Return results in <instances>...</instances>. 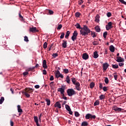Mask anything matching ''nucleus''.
<instances>
[{
  "instance_id": "obj_1",
  "label": "nucleus",
  "mask_w": 126,
  "mask_h": 126,
  "mask_svg": "<svg viewBox=\"0 0 126 126\" xmlns=\"http://www.w3.org/2000/svg\"><path fill=\"white\" fill-rule=\"evenodd\" d=\"M34 91V89L30 88H26L25 91H22V94H24L27 98H30V93H32Z\"/></svg>"
},
{
  "instance_id": "obj_2",
  "label": "nucleus",
  "mask_w": 126,
  "mask_h": 126,
  "mask_svg": "<svg viewBox=\"0 0 126 126\" xmlns=\"http://www.w3.org/2000/svg\"><path fill=\"white\" fill-rule=\"evenodd\" d=\"M90 32H91V31H90V29L88 28V27H87V26H85V25L84 26L82 30H80V33L83 36L88 35V33H90Z\"/></svg>"
},
{
  "instance_id": "obj_3",
  "label": "nucleus",
  "mask_w": 126,
  "mask_h": 126,
  "mask_svg": "<svg viewBox=\"0 0 126 126\" xmlns=\"http://www.w3.org/2000/svg\"><path fill=\"white\" fill-rule=\"evenodd\" d=\"M71 81L73 84L75 85L76 90H78V91H80V90H81V88H80V83H79L78 81H76V79H75V78H71Z\"/></svg>"
},
{
  "instance_id": "obj_4",
  "label": "nucleus",
  "mask_w": 126,
  "mask_h": 126,
  "mask_svg": "<svg viewBox=\"0 0 126 126\" xmlns=\"http://www.w3.org/2000/svg\"><path fill=\"white\" fill-rule=\"evenodd\" d=\"M67 93L68 96H69V97H71L73 95H75L76 94V93L73 90V89H69L67 91Z\"/></svg>"
},
{
  "instance_id": "obj_5",
  "label": "nucleus",
  "mask_w": 126,
  "mask_h": 126,
  "mask_svg": "<svg viewBox=\"0 0 126 126\" xmlns=\"http://www.w3.org/2000/svg\"><path fill=\"white\" fill-rule=\"evenodd\" d=\"M85 118L86 120H89V119H91V120H92L93 119H95V118H96V116L92 115L91 114L89 113L86 115Z\"/></svg>"
},
{
  "instance_id": "obj_6",
  "label": "nucleus",
  "mask_w": 126,
  "mask_h": 126,
  "mask_svg": "<svg viewBox=\"0 0 126 126\" xmlns=\"http://www.w3.org/2000/svg\"><path fill=\"white\" fill-rule=\"evenodd\" d=\"M77 35H78V32H77V31H75L73 33V35L71 37V40L73 41H75L77 38Z\"/></svg>"
},
{
  "instance_id": "obj_7",
  "label": "nucleus",
  "mask_w": 126,
  "mask_h": 126,
  "mask_svg": "<svg viewBox=\"0 0 126 126\" xmlns=\"http://www.w3.org/2000/svg\"><path fill=\"white\" fill-rule=\"evenodd\" d=\"M29 31L32 33H36V32H39V31L37 30V28L34 27H30Z\"/></svg>"
},
{
  "instance_id": "obj_8",
  "label": "nucleus",
  "mask_w": 126,
  "mask_h": 126,
  "mask_svg": "<svg viewBox=\"0 0 126 126\" xmlns=\"http://www.w3.org/2000/svg\"><path fill=\"white\" fill-rule=\"evenodd\" d=\"M113 110H114L116 112H124V109L119 108L117 106H114L113 107Z\"/></svg>"
},
{
  "instance_id": "obj_9",
  "label": "nucleus",
  "mask_w": 126,
  "mask_h": 126,
  "mask_svg": "<svg viewBox=\"0 0 126 126\" xmlns=\"http://www.w3.org/2000/svg\"><path fill=\"white\" fill-rule=\"evenodd\" d=\"M109 66L110 65H109L107 63H103L102 65L103 70H107V69L108 68V67H109Z\"/></svg>"
},
{
  "instance_id": "obj_10",
  "label": "nucleus",
  "mask_w": 126,
  "mask_h": 126,
  "mask_svg": "<svg viewBox=\"0 0 126 126\" xmlns=\"http://www.w3.org/2000/svg\"><path fill=\"white\" fill-rule=\"evenodd\" d=\"M116 59V62H117V63H124V62H125V60L121 57H117Z\"/></svg>"
},
{
  "instance_id": "obj_11",
  "label": "nucleus",
  "mask_w": 126,
  "mask_h": 126,
  "mask_svg": "<svg viewBox=\"0 0 126 126\" xmlns=\"http://www.w3.org/2000/svg\"><path fill=\"white\" fill-rule=\"evenodd\" d=\"M82 58L83 60H88L89 59V55L87 53H84L82 55Z\"/></svg>"
},
{
  "instance_id": "obj_12",
  "label": "nucleus",
  "mask_w": 126,
  "mask_h": 126,
  "mask_svg": "<svg viewBox=\"0 0 126 126\" xmlns=\"http://www.w3.org/2000/svg\"><path fill=\"white\" fill-rule=\"evenodd\" d=\"M54 106L56 108H59V109L62 108V104H61V103H60V101L56 102Z\"/></svg>"
},
{
  "instance_id": "obj_13",
  "label": "nucleus",
  "mask_w": 126,
  "mask_h": 126,
  "mask_svg": "<svg viewBox=\"0 0 126 126\" xmlns=\"http://www.w3.org/2000/svg\"><path fill=\"white\" fill-rule=\"evenodd\" d=\"M63 43H62V46L63 48H64V49H65L67 46V41L63 40Z\"/></svg>"
},
{
  "instance_id": "obj_14",
  "label": "nucleus",
  "mask_w": 126,
  "mask_h": 126,
  "mask_svg": "<svg viewBox=\"0 0 126 126\" xmlns=\"http://www.w3.org/2000/svg\"><path fill=\"white\" fill-rule=\"evenodd\" d=\"M43 67L44 69L48 68V65H47V61L44 60L43 61Z\"/></svg>"
},
{
  "instance_id": "obj_15",
  "label": "nucleus",
  "mask_w": 126,
  "mask_h": 126,
  "mask_svg": "<svg viewBox=\"0 0 126 126\" xmlns=\"http://www.w3.org/2000/svg\"><path fill=\"white\" fill-rule=\"evenodd\" d=\"M58 92H61V94L63 95V96L64 95L63 93H64V89L63 88H59L58 89Z\"/></svg>"
},
{
  "instance_id": "obj_16",
  "label": "nucleus",
  "mask_w": 126,
  "mask_h": 126,
  "mask_svg": "<svg viewBox=\"0 0 126 126\" xmlns=\"http://www.w3.org/2000/svg\"><path fill=\"white\" fill-rule=\"evenodd\" d=\"M17 110L18 113H23V110L21 109V106H20V105H17Z\"/></svg>"
},
{
  "instance_id": "obj_17",
  "label": "nucleus",
  "mask_w": 126,
  "mask_h": 126,
  "mask_svg": "<svg viewBox=\"0 0 126 126\" xmlns=\"http://www.w3.org/2000/svg\"><path fill=\"white\" fill-rule=\"evenodd\" d=\"M109 50L110 52H111L112 53H114L115 52V47L114 45H110L109 46Z\"/></svg>"
},
{
  "instance_id": "obj_18",
  "label": "nucleus",
  "mask_w": 126,
  "mask_h": 126,
  "mask_svg": "<svg viewBox=\"0 0 126 126\" xmlns=\"http://www.w3.org/2000/svg\"><path fill=\"white\" fill-rule=\"evenodd\" d=\"M95 21L97 23H99V22L100 21V16L99 15H96V16L95 17Z\"/></svg>"
},
{
  "instance_id": "obj_19",
  "label": "nucleus",
  "mask_w": 126,
  "mask_h": 126,
  "mask_svg": "<svg viewBox=\"0 0 126 126\" xmlns=\"http://www.w3.org/2000/svg\"><path fill=\"white\" fill-rule=\"evenodd\" d=\"M94 29L96 31V32H99L101 31V28H100V27L99 26H96L94 27Z\"/></svg>"
},
{
  "instance_id": "obj_20",
  "label": "nucleus",
  "mask_w": 126,
  "mask_h": 126,
  "mask_svg": "<svg viewBox=\"0 0 126 126\" xmlns=\"http://www.w3.org/2000/svg\"><path fill=\"white\" fill-rule=\"evenodd\" d=\"M99 57V54H98V52L95 51L94 52V59H97Z\"/></svg>"
},
{
  "instance_id": "obj_21",
  "label": "nucleus",
  "mask_w": 126,
  "mask_h": 126,
  "mask_svg": "<svg viewBox=\"0 0 126 126\" xmlns=\"http://www.w3.org/2000/svg\"><path fill=\"white\" fill-rule=\"evenodd\" d=\"M70 34V32H69V31H67L65 33V38L66 39H68V37H69Z\"/></svg>"
},
{
  "instance_id": "obj_22",
  "label": "nucleus",
  "mask_w": 126,
  "mask_h": 126,
  "mask_svg": "<svg viewBox=\"0 0 126 126\" xmlns=\"http://www.w3.org/2000/svg\"><path fill=\"white\" fill-rule=\"evenodd\" d=\"M19 17L21 21H24V18H23V16L21 15V13L20 12L19 13Z\"/></svg>"
},
{
  "instance_id": "obj_23",
  "label": "nucleus",
  "mask_w": 126,
  "mask_h": 126,
  "mask_svg": "<svg viewBox=\"0 0 126 126\" xmlns=\"http://www.w3.org/2000/svg\"><path fill=\"white\" fill-rule=\"evenodd\" d=\"M75 27H76V28L77 29H81V30H82V28H81V27L80 26V25L79 23H77L75 25Z\"/></svg>"
},
{
  "instance_id": "obj_24",
  "label": "nucleus",
  "mask_w": 126,
  "mask_h": 126,
  "mask_svg": "<svg viewBox=\"0 0 126 126\" xmlns=\"http://www.w3.org/2000/svg\"><path fill=\"white\" fill-rule=\"evenodd\" d=\"M45 101L47 102V106H50V105H51V100L49 99L46 98Z\"/></svg>"
},
{
  "instance_id": "obj_25",
  "label": "nucleus",
  "mask_w": 126,
  "mask_h": 126,
  "mask_svg": "<svg viewBox=\"0 0 126 126\" xmlns=\"http://www.w3.org/2000/svg\"><path fill=\"white\" fill-rule=\"evenodd\" d=\"M91 34L92 35V36H93V38H96V33L92 31H91Z\"/></svg>"
},
{
  "instance_id": "obj_26",
  "label": "nucleus",
  "mask_w": 126,
  "mask_h": 126,
  "mask_svg": "<svg viewBox=\"0 0 126 126\" xmlns=\"http://www.w3.org/2000/svg\"><path fill=\"white\" fill-rule=\"evenodd\" d=\"M66 81L68 84H69L70 83V79H69V76H67L66 77Z\"/></svg>"
},
{
  "instance_id": "obj_27",
  "label": "nucleus",
  "mask_w": 126,
  "mask_h": 126,
  "mask_svg": "<svg viewBox=\"0 0 126 126\" xmlns=\"http://www.w3.org/2000/svg\"><path fill=\"white\" fill-rule=\"evenodd\" d=\"M81 126H88V123H87V122H86V121H84L83 123H82Z\"/></svg>"
},
{
  "instance_id": "obj_28",
  "label": "nucleus",
  "mask_w": 126,
  "mask_h": 126,
  "mask_svg": "<svg viewBox=\"0 0 126 126\" xmlns=\"http://www.w3.org/2000/svg\"><path fill=\"white\" fill-rule=\"evenodd\" d=\"M112 67H113V68H119V65H118V64H112Z\"/></svg>"
},
{
  "instance_id": "obj_29",
  "label": "nucleus",
  "mask_w": 126,
  "mask_h": 126,
  "mask_svg": "<svg viewBox=\"0 0 126 126\" xmlns=\"http://www.w3.org/2000/svg\"><path fill=\"white\" fill-rule=\"evenodd\" d=\"M33 119H34V122H35V123H39V120L38 119V117H37V116H34V117H33Z\"/></svg>"
},
{
  "instance_id": "obj_30",
  "label": "nucleus",
  "mask_w": 126,
  "mask_h": 126,
  "mask_svg": "<svg viewBox=\"0 0 126 126\" xmlns=\"http://www.w3.org/2000/svg\"><path fill=\"white\" fill-rule=\"evenodd\" d=\"M65 108L67 111H70V110H71V109H70V107L67 104L65 105Z\"/></svg>"
},
{
  "instance_id": "obj_31",
  "label": "nucleus",
  "mask_w": 126,
  "mask_h": 126,
  "mask_svg": "<svg viewBox=\"0 0 126 126\" xmlns=\"http://www.w3.org/2000/svg\"><path fill=\"white\" fill-rule=\"evenodd\" d=\"M99 99L100 100H104L105 99V95L104 94H101L99 96Z\"/></svg>"
},
{
  "instance_id": "obj_32",
  "label": "nucleus",
  "mask_w": 126,
  "mask_h": 126,
  "mask_svg": "<svg viewBox=\"0 0 126 126\" xmlns=\"http://www.w3.org/2000/svg\"><path fill=\"white\" fill-rule=\"evenodd\" d=\"M112 22H109L108 23V24L106 26H108V27H110L111 28H113V26H112Z\"/></svg>"
},
{
  "instance_id": "obj_33",
  "label": "nucleus",
  "mask_w": 126,
  "mask_h": 126,
  "mask_svg": "<svg viewBox=\"0 0 126 126\" xmlns=\"http://www.w3.org/2000/svg\"><path fill=\"white\" fill-rule=\"evenodd\" d=\"M48 47V43L47 42H44L43 44V49H47V47Z\"/></svg>"
},
{
  "instance_id": "obj_34",
  "label": "nucleus",
  "mask_w": 126,
  "mask_h": 126,
  "mask_svg": "<svg viewBox=\"0 0 126 126\" xmlns=\"http://www.w3.org/2000/svg\"><path fill=\"white\" fill-rule=\"evenodd\" d=\"M63 28V25L62 24L58 25L57 30H61Z\"/></svg>"
},
{
  "instance_id": "obj_35",
  "label": "nucleus",
  "mask_w": 126,
  "mask_h": 126,
  "mask_svg": "<svg viewBox=\"0 0 126 126\" xmlns=\"http://www.w3.org/2000/svg\"><path fill=\"white\" fill-rule=\"evenodd\" d=\"M107 35H108V32H105L103 33V37L104 38V39H106V38H107Z\"/></svg>"
},
{
  "instance_id": "obj_36",
  "label": "nucleus",
  "mask_w": 126,
  "mask_h": 126,
  "mask_svg": "<svg viewBox=\"0 0 126 126\" xmlns=\"http://www.w3.org/2000/svg\"><path fill=\"white\" fill-rule=\"evenodd\" d=\"M3 101H4V97L2 96V97H1V98L0 99V104L3 103Z\"/></svg>"
},
{
  "instance_id": "obj_37",
  "label": "nucleus",
  "mask_w": 126,
  "mask_h": 126,
  "mask_svg": "<svg viewBox=\"0 0 126 126\" xmlns=\"http://www.w3.org/2000/svg\"><path fill=\"white\" fill-rule=\"evenodd\" d=\"M63 71L64 72L65 74H67L69 72V71L68 69H64Z\"/></svg>"
},
{
  "instance_id": "obj_38",
  "label": "nucleus",
  "mask_w": 126,
  "mask_h": 126,
  "mask_svg": "<svg viewBox=\"0 0 126 126\" xmlns=\"http://www.w3.org/2000/svg\"><path fill=\"white\" fill-rule=\"evenodd\" d=\"M102 89L104 92H106L108 91V87H103Z\"/></svg>"
},
{
  "instance_id": "obj_39",
  "label": "nucleus",
  "mask_w": 126,
  "mask_h": 126,
  "mask_svg": "<svg viewBox=\"0 0 126 126\" xmlns=\"http://www.w3.org/2000/svg\"><path fill=\"white\" fill-rule=\"evenodd\" d=\"M94 86H95V84L94 83V82H92L90 84V87L91 88H93L94 87Z\"/></svg>"
},
{
  "instance_id": "obj_40",
  "label": "nucleus",
  "mask_w": 126,
  "mask_h": 126,
  "mask_svg": "<svg viewBox=\"0 0 126 126\" xmlns=\"http://www.w3.org/2000/svg\"><path fill=\"white\" fill-rule=\"evenodd\" d=\"M105 83H106V84H109V79H108V78L106 77L105 78Z\"/></svg>"
},
{
  "instance_id": "obj_41",
  "label": "nucleus",
  "mask_w": 126,
  "mask_h": 126,
  "mask_svg": "<svg viewBox=\"0 0 126 126\" xmlns=\"http://www.w3.org/2000/svg\"><path fill=\"white\" fill-rule=\"evenodd\" d=\"M75 15L76 17H79L80 16V13H79V12H77L75 13Z\"/></svg>"
},
{
  "instance_id": "obj_42",
  "label": "nucleus",
  "mask_w": 126,
  "mask_h": 126,
  "mask_svg": "<svg viewBox=\"0 0 126 126\" xmlns=\"http://www.w3.org/2000/svg\"><path fill=\"white\" fill-rule=\"evenodd\" d=\"M64 35H65V33L64 32H62L61 33V35L60 36V38L61 39H63L64 37Z\"/></svg>"
},
{
  "instance_id": "obj_43",
  "label": "nucleus",
  "mask_w": 126,
  "mask_h": 126,
  "mask_svg": "<svg viewBox=\"0 0 126 126\" xmlns=\"http://www.w3.org/2000/svg\"><path fill=\"white\" fill-rule=\"evenodd\" d=\"M24 41L25 42H29V40L28 39V37H27V36H24Z\"/></svg>"
},
{
  "instance_id": "obj_44",
  "label": "nucleus",
  "mask_w": 126,
  "mask_h": 126,
  "mask_svg": "<svg viewBox=\"0 0 126 126\" xmlns=\"http://www.w3.org/2000/svg\"><path fill=\"white\" fill-rule=\"evenodd\" d=\"M93 45H94V46H97V45H99V42L97 41H94L93 42Z\"/></svg>"
},
{
  "instance_id": "obj_45",
  "label": "nucleus",
  "mask_w": 126,
  "mask_h": 126,
  "mask_svg": "<svg viewBox=\"0 0 126 126\" xmlns=\"http://www.w3.org/2000/svg\"><path fill=\"white\" fill-rule=\"evenodd\" d=\"M99 105V100H96L94 103V106H98Z\"/></svg>"
},
{
  "instance_id": "obj_46",
  "label": "nucleus",
  "mask_w": 126,
  "mask_h": 126,
  "mask_svg": "<svg viewBox=\"0 0 126 126\" xmlns=\"http://www.w3.org/2000/svg\"><path fill=\"white\" fill-rule=\"evenodd\" d=\"M75 117H79V116H80V114H79V113H78V112L76 111L75 112Z\"/></svg>"
},
{
  "instance_id": "obj_47",
  "label": "nucleus",
  "mask_w": 126,
  "mask_h": 126,
  "mask_svg": "<svg viewBox=\"0 0 126 126\" xmlns=\"http://www.w3.org/2000/svg\"><path fill=\"white\" fill-rule=\"evenodd\" d=\"M58 56H59V55L58 54V53H54L52 55V57H53V58H57V57H58Z\"/></svg>"
},
{
  "instance_id": "obj_48",
  "label": "nucleus",
  "mask_w": 126,
  "mask_h": 126,
  "mask_svg": "<svg viewBox=\"0 0 126 126\" xmlns=\"http://www.w3.org/2000/svg\"><path fill=\"white\" fill-rule=\"evenodd\" d=\"M114 77L115 80H117L118 79V75L116 74V73H114Z\"/></svg>"
},
{
  "instance_id": "obj_49",
  "label": "nucleus",
  "mask_w": 126,
  "mask_h": 126,
  "mask_svg": "<svg viewBox=\"0 0 126 126\" xmlns=\"http://www.w3.org/2000/svg\"><path fill=\"white\" fill-rule=\"evenodd\" d=\"M120 2H122V3H123V4H125L126 5V2L124 0H119Z\"/></svg>"
},
{
  "instance_id": "obj_50",
  "label": "nucleus",
  "mask_w": 126,
  "mask_h": 126,
  "mask_svg": "<svg viewBox=\"0 0 126 126\" xmlns=\"http://www.w3.org/2000/svg\"><path fill=\"white\" fill-rule=\"evenodd\" d=\"M107 17H111L112 16V13L111 12H109L107 13Z\"/></svg>"
},
{
  "instance_id": "obj_51",
  "label": "nucleus",
  "mask_w": 126,
  "mask_h": 126,
  "mask_svg": "<svg viewBox=\"0 0 126 126\" xmlns=\"http://www.w3.org/2000/svg\"><path fill=\"white\" fill-rule=\"evenodd\" d=\"M106 29L107 30V31H109L110 29H112V28H110V27H109L108 26H106Z\"/></svg>"
},
{
  "instance_id": "obj_52",
  "label": "nucleus",
  "mask_w": 126,
  "mask_h": 126,
  "mask_svg": "<svg viewBox=\"0 0 126 126\" xmlns=\"http://www.w3.org/2000/svg\"><path fill=\"white\" fill-rule=\"evenodd\" d=\"M103 84L102 83H99V88L100 89H103Z\"/></svg>"
},
{
  "instance_id": "obj_53",
  "label": "nucleus",
  "mask_w": 126,
  "mask_h": 126,
  "mask_svg": "<svg viewBox=\"0 0 126 126\" xmlns=\"http://www.w3.org/2000/svg\"><path fill=\"white\" fill-rule=\"evenodd\" d=\"M43 74H44V75H46V74H47V70H46V69H44L43 70Z\"/></svg>"
},
{
  "instance_id": "obj_54",
  "label": "nucleus",
  "mask_w": 126,
  "mask_h": 126,
  "mask_svg": "<svg viewBox=\"0 0 126 126\" xmlns=\"http://www.w3.org/2000/svg\"><path fill=\"white\" fill-rule=\"evenodd\" d=\"M49 13L51 15L52 14H54V11L51 10H49Z\"/></svg>"
},
{
  "instance_id": "obj_55",
  "label": "nucleus",
  "mask_w": 126,
  "mask_h": 126,
  "mask_svg": "<svg viewBox=\"0 0 126 126\" xmlns=\"http://www.w3.org/2000/svg\"><path fill=\"white\" fill-rule=\"evenodd\" d=\"M10 124L11 126H13L14 125V123H13V121L10 120Z\"/></svg>"
},
{
  "instance_id": "obj_56",
  "label": "nucleus",
  "mask_w": 126,
  "mask_h": 126,
  "mask_svg": "<svg viewBox=\"0 0 126 126\" xmlns=\"http://www.w3.org/2000/svg\"><path fill=\"white\" fill-rule=\"evenodd\" d=\"M119 66H124V65H125V63H119Z\"/></svg>"
},
{
  "instance_id": "obj_57",
  "label": "nucleus",
  "mask_w": 126,
  "mask_h": 126,
  "mask_svg": "<svg viewBox=\"0 0 126 126\" xmlns=\"http://www.w3.org/2000/svg\"><path fill=\"white\" fill-rule=\"evenodd\" d=\"M34 88L36 89H39V88H40V86H39V85H36L34 86Z\"/></svg>"
},
{
  "instance_id": "obj_58",
  "label": "nucleus",
  "mask_w": 126,
  "mask_h": 126,
  "mask_svg": "<svg viewBox=\"0 0 126 126\" xmlns=\"http://www.w3.org/2000/svg\"><path fill=\"white\" fill-rule=\"evenodd\" d=\"M59 77H61V78H63V74H60L59 76H57V78H59Z\"/></svg>"
},
{
  "instance_id": "obj_59",
  "label": "nucleus",
  "mask_w": 126,
  "mask_h": 126,
  "mask_svg": "<svg viewBox=\"0 0 126 126\" xmlns=\"http://www.w3.org/2000/svg\"><path fill=\"white\" fill-rule=\"evenodd\" d=\"M50 80L51 81H53V80H54V76L51 75L50 78Z\"/></svg>"
},
{
  "instance_id": "obj_60",
  "label": "nucleus",
  "mask_w": 126,
  "mask_h": 126,
  "mask_svg": "<svg viewBox=\"0 0 126 126\" xmlns=\"http://www.w3.org/2000/svg\"><path fill=\"white\" fill-rule=\"evenodd\" d=\"M83 3V0H81L79 1V4L80 5H81V4Z\"/></svg>"
},
{
  "instance_id": "obj_61",
  "label": "nucleus",
  "mask_w": 126,
  "mask_h": 126,
  "mask_svg": "<svg viewBox=\"0 0 126 126\" xmlns=\"http://www.w3.org/2000/svg\"><path fill=\"white\" fill-rule=\"evenodd\" d=\"M23 74L24 76H25L28 74V72H25L23 73Z\"/></svg>"
},
{
  "instance_id": "obj_62",
  "label": "nucleus",
  "mask_w": 126,
  "mask_h": 126,
  "mask_svg": "<svg viewBox=\"0 0 126 126\" xmlns=\"http://www.w3.org/2000/svg\"><path fill=\"white\" fill-rule=\"evenodd\" d=\"M56 74H58L60 75V74H61V72H60V71L59 70H58L57 71H56Z\"/></svg>"
},
{
  "instance_id": "obj_63",
  "label": "nucleus",
  "mask_w": 126,
  "mask_h": 126,
  "mask_svg": "<svg viewBox=\"0 0 126 126\" xmlns=\"http://www.w3.org/2000/svg\"><path fill=\"white\" fill-rule=\"evenodd\" d=\"M63 99H64V100H67V97L66 96H64V95H63Z\"/></svg>"
},
{
  "instance_id": "obj_64",
  "label": "nucleus",
  "mask_w": 126,
  "mask_h": 126,
  "mask_svg": "<svg viewBox=\"0 0 126 126\" xmlns=\"http://www.w3.org/2000/svg\"><path fill=\"white\" fill-rule=\"evenodd\" d=\"M54 82H51L50 84L49 85L50 86L52 87L54 85Z\"/></svg>"
}]
</instances>
